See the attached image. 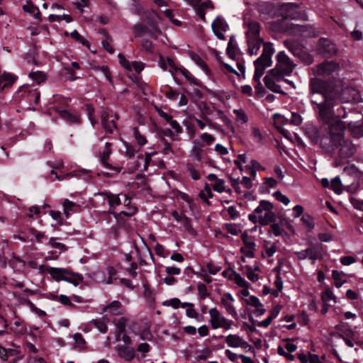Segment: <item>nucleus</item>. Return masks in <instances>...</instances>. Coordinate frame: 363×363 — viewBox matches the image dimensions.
I'll list each match as a JSON object with an SVG mask.
<instances>
[{"label":"nucleus","mask_w":363,"mask_h":363,"mask_svg":"<svg viewBox=\"0 0 363 363\" xmlns=\"http://www.w3.org/2000/svg\"><path fill=\"white\" fill-rule=\"evenodd\" d=\"M311 102L316 105L320 119L329 125V133L332 140L337 142L346 128L345 122L333 118L332 108L339 98V90L333 84L313 78L310 82Z\"/></svg>","instance_id":"1"},{"label":"nucleus","mask_w":363,"mask_h":363,"mask_svg":"<svg viewBox=\"0 0 363 363\" xmlns=\"http://www.w3.org/2000/svg\"><path fill=\"white\" fill-rule=\"evenodd\" d=\"M275 67L264 78L266 86L273 91H279V86L277 85L276 82L284 80L289 84H293L292 82L285 79L284 77L290 75L296 66L284 51L277 53Z\"/></svg>","instance_id":"2"},{"label":"nucleus","mask_w":363,"mask_h":363,"mask_svg":"<svg viewBox=\"0 0 363 363\" xmlns=\"http://www.w3.org/2000/svg\"><path fill=\"white\" fill-rule=\"evenodd\" d=\"M274 52L275 50L272 43H263L262 53L261 56L254 62L255 70L253 80L255 82V87L258 91L262 88L260 79L263 76L265 69L272 65V57Z\"/></svg>","instance_id":"3"},{"label":"nucleus","mask_w":363,"mask_h":363,"mask_svg":"<svg viewBox=\"0 0 363 363\" xmlns=\"http://www.w3.org/2000/svg\"><path fill=\"white\" fill-rule=\"evenodd\" d=\"M273 209L274 205L272 202L261 200L259 205L248 215V219L254 224L267 225L276 220V214Z\"/></svg>","instance_id":"4"},{"label":"nucleus","mask_w":363,"mask_h":363,"mask_svg":"<svg viewBox=\"0 0 363 363\" xmlns=\"http://www.w3.org/2000/svg\"><path fill=\"white\" fill-rule=\"evenodd\" d=\"M259 24L255 21H250L247 23L245 31L248 53L250 55H256L262 43V39L259 36Z\"/></svg>","instance_id":"5"},{"label":"nucleus","mask_w":363,"mask_h":363,"mask_svg":"<svg viewBox=\"0 0 363 363\" xmlns=\"http://www.w3.org/2000/svg\"><path fill=\"white\" fill-rule=\"evenodd\" d=\"M47 272L57 281H65L74 285H77L83 279L81 274L71 273L63 268L48 267Z\"/></svg>","instance_id":"6"},{"label":"nucleus","mask_w":363,"mask_h":363,"mask_svg":"<svg viewBox=\"0 0 363 363\" xmlns=\"http://www.w3.org/2000/svg\"><path fill=\"white\" fill-rule=\"evenodd\" d=\"M208 314L209 323L213 330L223 328L225 330H229L231 329L233 321L226 318L216 307L210 308Z\"/></svg>","instance_id":"7"},{"label":"nucleus","mask_w":363,"mask_h":363,"mask_svg":"<svg viewBox=\"0 0 363 363\" xmlns=\"http://www.w3.org/2000/svg\"><path fill=\"white\" fill-rule=\"evenodd\" d=\"M158 64L162 70L169 72L172 76H174L177 72H180L191 83H194L196 85L199 84L197 80L191 77L188 70L178 67L172 59H165L162 56H160Z\"/></svg>","instance_id":"8"},{"label":"nucleus","mask_w":363,"mask_h":363,"mask_svg":"<svg viewBox=\"0 0 363 363\" xmlns=\"http://www.w3.org/2000/svg\"><path fill=\"white\" fill-rule=\"evenodd\" d=\"M297 345L293 340H286L277 347V353L280 356L284 357L289 361L294 359V355L291 353L297 350Z\"/></svg>","instance_id":"9"},{"label":"nucleus","mask_w":363,"mask_h":363,"mask_svg":"<svg viewBox=\"0 0 363 363\" xmlns=\"http://www.w3.org/2000/svg\"><path fill=\"white\" fill-rule=\"evenodd\" d=\"M235 302V298L230 293H225L220 298V304L225 310V312L232 318L237 320L238 318V313L234 306Z\"/></svg>","instance_id":"10"},{"label":"nucleus","mask_w":363,"mask_h":363,"mask_svg":"<svg viewBox=\"0 0 363 363\" xmlns=\"http://www.w3.org/2000/svg\"><path fill=\"white\" fill-rule=\"evenodd\" d=\"M225 342L231 348H241L244 350L251 349V345L238 334H229L225 337Z\"/></svg>","instance_id":"11"},{"label":"nucleus","mask_w":363,"mask_h":363,"mask_svg":"<svg viewBox=\"0 0 363 363\" xmlns=\"http://www.w3.org/2000/svg\"><path fill=\"white\" fill-rule=\"evenodd\" d=\"M20 97L27 100L30 105L37 104L40 99V93L28 86H23L18 91Z\"/></svg>","instance_id":"12"},{"label":"nucleus","mask_w":363,"mask_h":363,"mask_svg":"<svg viewBox=\"0 0 363 363\" xmlns=\"http://www.w3.org/2000/svg\"><path fill=\"white\" fill-rule=\"evenodd\" d=\"M339 69L340 65L337 63L328 61L318 65L315 70V74L320 76H330L338 72Z\"/></svg>","instance_id":"13"},{"label":"nucleus","mask_w":363,"mask_h":363,"mask_svg":"<svg viewBox=\"0 0 363 363\" xmlns=\"http://www.w3.org/2000/svg\"><path fill=\"white\" fill-rule=\"evenodd\" d=\"M242 240L243 241L244 246L240 248V252L242 254V260L245 262V257H254L256 245L252 240L249 239L247 234L242 235Z\"/></svg>","instance_id":"14"},{"label":"nucleus","mask_w":363,"mask_h":363,"mask_svg":"<svg viewBox=\"0 0 363 363\" xmlns=\"http://www.w3.org/2000/svg\"><path fill=\"white\" fill-rule=\"evenodd\" d=\"M211 28L218 38L220 40L225 39L224 33L227 31L228 25L223 18L220 16L216 17L211 23Z\"/></svg>","instance_id":"15"},{"label":"nucleus","mask_w":363,"mask_h":363,"mask_svg":"<svg viewBox=\"0 0 363 363\" xmlns=\"http://www.w3.org/2000/svg\"><path fill=\"white\" fill-rule=\"evenodd\" d=\"M294 254L299 260L309 259H311L313 262L321 257L320 250L316 247H308L301 251L294 252Z\"/></svg>","instance_id":"16"},{"label":"nucleus","mask_w":363,"mask_h":363,"mask_svg":"<svg viewBox=\"0 0 363 363\" xmlns=\"http://www.w3.org/2000/svg\"><path fill=\"white\" fill-rule=\"evenodd\" d=\"M318 52L325 57L333 56L336 53V46L326 38H321L318 45Z\"/></svg>","instance_id":"17"},{"label":"nucleus","mask_w":363,"mask_h":363,"mask_svg":"<svg viewBox=\"0 0 363 363\" xmlns=\"http://www.w3.org/2000/svg\"><path fill=\"white\" fill-rule=\"evenodd\" d=\"M282 11L285 12V18L298 19L305 18V14L300 10V8L294 4L283 5Z\"/></svg>","instance_id":"18"},{"label":"nucleus","mask_w":363,"mask_h":363,"mask_svg":"<svg viewBox=\"0 0 363 363\" xmlns=\"http://www.w3.org/2000/svg\"><path fill=\"white\" fill-rule=\"evenodd\" d=\"M118 58L120 64L128 71L133 69L136 73L139 74L145 67L143 62L137 61L129 62L121 54H118Z\"/></svg>","instance_id":"19"},{"label":"nucleus","mask_w":363,"mask_h":363,"mask_svg":"<svg viewBox=\"0 0 363 363\" xmlns=\"http://www.w3.org/2000/svg\"><path fill=\"white\" fill-rule=\"evenodd\" d=\"M291 33L305 38H310L317 35L315 29L312 26L307 25H293Z\"/></svg>","instance_id":"20"},{"label":"nucleus","mask_w":363,"mask_h":363,"mask_svg":"<svg viewBox=\"0 0 363 363\" xmlns=\"http://www.w3.org/2000/svg\"><path fill=\"white\" fill-rule=\"evenodd\" d=\"M58 113L62 119L69 124H78L81 122L79 115L75 112H71L67 110H60L58 111Z\"/></svg>","instance_id":"21"},{"label":"nucleus","mask_w":363,"mask_h":363,"mask_svg":"<svg viewBox=\"0 0 363 363\" xmlns=\"http://www.w3.org/2000/svg\"><path fill=\"white\" fill-rule=\"evenodd\" d=\"M109 146H110V143H106L105 148H104V150L102 152L101 155V163H102L103 166L106 167L107 169H113V170L116 171V172H121V170H122L121 167H112L107 162V160H108V158L109 157V156L111 155V150H110Z\"/></svg>","instance_id":"22"},{"label":"nucleus","mask_w":363,"mask_h":363,"mask_svg":"<svg viewBox=\"0 0 363 363\" xmlns=\"http://www.w3.org/2000/svg\"><path fill=\"white\" fill-rule=\"evenodd\" d=\"M347 125L354 138H359L363 136V121L350 122Z\"/></svg>","instance_id":"23"},{"label":"nucleus","mask_w":363,"mask_h":363,"mask_svg":"<svg viewBox=\"0 0 363 363\" xmlns=\"http://www.w3.org/2000/svg\"><path fill=\"white\" fill-rule=\"evenodd\" d=\"M116 351L121 357L128 361L133 359L135 357L134 350L125 345H118L116 347Z\"/></svg>","instance_id":"24"},{"label":"nucleus","mask_w":363,"mask_h":363,"mask_svg":"<svg viewBox=\"0 0 363 363\" xmlns=\"http://www.w3.org/2000/svg\"><path fill=\"white\" fill-rule=\"evenodd\" d=\"M16 79L17 77L14 74L8 72H4L0 75V88L3 89L4 88L11 86Z\"/></svg>","instance_id":"25"},{"label":"nucleus","mask_w":363,"mask_h":363,"mask_svg":"<svg viewBox=\"0 0 363 363\" xmlns=\"http://www.w3.org/2000/svg\"><path fill=\"white\" fill-rule=\"evenodd\" d=\"M104 311L113 315H121L123 313V308L119 301H113L109 305L106 306Z\"/></svg>","instance_id":"26"},{"label":"nucleus","mask_w":363,"mask_h":363,"mask_svg":"<svg viewBox=\"0 0 363 363\" xmlns=\"http://www.w3.org/2000/svg\"><path fill=\"white\" fill-rule=\"evenodd\" d=\"M112 118V115L109 117L108 113H103L101 116V123L103 126L106 130V131L109 133H112L116 127V123Z\"/></svg>","instance_id":"27"},{"label":"nucleus","mask_w":363,"mask_h":363,"mask_svg":"<svg viewBox=\"0 0 363 363\" xmlns=\"http://www.w3.org/2000/svg\"><path fill=\"white\" fill-rule=\"evenodd\" d=\"M243 269V273L249 280H250L252 282H255L259 279V275L257 274V271H259V267L257 266L251 267L247 265Z\"/></svg>","instance_id":"28"},{"label":"nucleus","mask_w":363,"mask_h":363,"mask_svg":"<svg viewBox=\"0 0 363 363\" xmlns=\"http://www.w3.org/2000/svg\"><path fill=\"white\" fill-rule=\"evenodd\" d=\"M203 146L200 142L194 141L190 152V156L193 160L200 162L202 159Z\"/></svg>","instance_id":"29"},{"label":"nucleus","mask_w":363,"mask_h":363,"mask_svg":"<svg viewBox=\"0 0 363 363\" xmlns=\"http://www.w3.org/2000/svg\"><path fill=\"white\" fill-rule=\"evenodd\" d=\"M62 205L64 213L67 218H68L72 213L77 212L79 208V206L77 204L67 199L64 200Z\"/></svg>","instance_id":"30"},{"label":"nucleus","mask_w":363,"mask_h":363,"mask_svg":"<svg viewBox=\"0 0 363 363\" xmlns=\"http://www.w3.org/2000/svg\"><path fill=\"white\" fill-rule=\"evenodd\" d=\"M223 65L225 67V69H226V71L231 72V73H234L236 75H238V77L244 76V74H245V67L244 63L241 61H238L236 62L238 71L234 69L231 65H230L227 63H223Z\"/></svg>","instance_id":"31"},{"label":"nucleus","mask_w":363,"mask_h":363,"mask_svg":"<svg viewBox=\"0 0 363 363\" xmlns=\"http://www.w3.org/2000/svg\"><path fill=\"white\" fill-rule=\"evenodd\" d=\"M284 43L285 47L295 56H298L303 50V48L295 41L284 40Z\"/></svg>","instance_id":"32"},{"label":"nucleus","mask_w":363,"mask_h":363,"mask_svg":"<svg viewBox=\"0 0 363 363\" xmlns=\"http://www.w3.org/2000/svg\"><path fill=\"white\" fill-rule=\"evenodd\" d=\"M356 147L350 142H345L340 148V153L345 157H350L356 152Z\"/></svg>","instance_id":"33"},{"label":"nucleus","mask_w":363,"mask_h":363,"mask_svg":"<svg viewBox=\"0 0 363 363\" xmlns=\"http://www.w3.org/2000/svg\"><path fill=\"white\" fill-rule=\"evenodd\" d=\"M102 194L105 195L106 199H108L110 211L114 209L117 206L121 204V199L119 198V195H115L110 192L103 193Z\"/></svg>","instance_id":"34"},{"label":"nucleus","mask_w":363,"mask_h":363,"mask_svg":"<svg viewBox=\"0 0 363 363\" xmlns=\"http://www.w3.org/2000/svg\"><path fill=\"white\" fill-rule=\"evenodd\" d=\"M169 123L172 130H165L166 135L173 137L174 135H178L182 132V128L177 121L172 119Z\"/></svg>","instance_id":"35"},{"label":"nucleus","mask_w":363,"mask_h":363,"mask_svg":"<svg viewBox=\"0 0 363 363\" xmlns=\"http://www.w3.org/2000/svg\"><path fill=\"white\" fill-rule=\"evenodd\" d=\"M343 172L347 175L356 179H359L362 175V172L354 164H349L345 167Z\"/></svg>","instance_id":"36"},{"label":"nucleus","mask_w":363,"mask_h":363,"mask_svg":"<svg viewBox=\"0 0 363 363\" xmlns=\"http://www.w3.org/2000/svg\"><path fill=\"white\" fill-rule=\"evenodd\" d=\"M23 10L30 13L35 19L40 20V12L38 7L34 6L31 2L28 1L23 6Z\"/></svg>","instance_id":"37"},{"label":"nucleus","mask_w":363,"mask_h":363,"mask_svg":"<svg viewBox=\"0 0 363 363\" xmlns=\"http://www.w3.org/2000/svg\"><path fill=\"white\" fill-rule=\"evenodd\" d=\"M241 186H242L246 189H250L252 186L251 179L247 177H243L240 182L234 184L235 190L239 193H242L243 191L241 189Z\"/></svg>","instance_id":"38"},{"label":"nucleus","mask_w":363,"mask_h":363,"mask_svg":"<svg viewBox=\"0 0 363 363\" xmlns=\"http://www.w3.org/2000/svg\"><path fill=\"white\" fill-rule=\"evenodd\" d=\"M345 274L342 272L337 270H333L332 277L335 280V286L337 288H340L345 283L347 282L346 279H342Z\"/></svg>","instance_id":"39"},{"label":"nucleus","mask_w":363,"mask_h":363,"mask_svg":"<svg viewBox=\"0 0 363 363\" xmlns=\"http://www.w3.org/2000/svg\"><path fill=\"white\" fill-rule=\"evenodd\" d=\"M91 170L86 169H80L77 170L72 171L67 175H66V177H79V178H83L84 179H86L90 177Z\"/></svg>","instance_id":"40"},{"label":"nucleus","mask_w":363,"mask_h":363,"mask_svg":"<svg viewBox=\"0 0 363 363\" xmlns=\"http://www.w3.org/2000/svg\"><path fill=\"white\" fill-rule=\"evenodd\" d=\"M251 138L256 143L261 144L264 140V136L259 128L252 126L251 128Z\"/></svg>","instance_id":"41"},{"label":"nucleus","mask_w":363,"mask_h":363,"mask_svg":"<svg viewBox=\"0 0 363 363\" xmlns=\"http://www.w3.org/2000/svg\"><path fill=\"white\" fill-rule=\"evenodd\" d=\"M229 278L240 287L250 286L249 283L238 273L233 272Z\"/></svg>","instance_id":"42"},{"label":"nucleus","mask_w":363,"mask_h":363,"mask_svg":"<svg viewBox=\"0 0 363 363\" xmlns=\"http://www.w3.org/2000/svg\"><path fill=\"white\" fill-rule=\"evenodd\" d=\"M73 340L74 341V347L79 350H85L86 341L81 333H75L73 335Z\"/></svg>","instance_id":"43"},{"label":"nucleus","mask_w":363,"mask_h":363,"mask_svg":"<svg viewBox=\"0 0 363 363\" xmlns=\"http://www.w3.org/2000/svg\"><path fill=\"white\" fill-rule=\"evenodd\" d=\"M330 189L337 194H340L342 192V184L339 177H336L330 181Z\"/></svg>","instance_id":"44"},{"label":"nucleus","mask_w":363,"mask_h":363,"mask_svg":"<svg viewBox=\"0 0 363 363\" xmlns=\"http://www.w3.org/2000/svg\"><path fill=\"white\" fill-rule=\"evenodd\" d=\"M264 250L267 257H272L277 252V246L274 243L265 240L264 242Z\"/></svg>","instance_id":"45"},{"label":"nucleus","mask_w":363,"mask_h":363,"mask_svg":"<svg viewBox=\"0 0 363 363\" xmlns=\"http://www.w3.org/2000/svg\"><path fill=\"white\" fill-rule=\"evenodd\" d=\"M233 113L235 115L236 121L242 124H245L248 121V118L242 109H234Z\"/></svg>","instance_id":"46"},{"label":"nucleus","mask_w":363,"mask_h":363,"mask_svg":"<svg viewBox=\"0 0 363 363\" xmlns=\"http://www.w3.org/2000/svg\"><path fill=\"white\" fill-rule=\"evenodd\" d=\"M227 53L231 59H235L237 53V45L233 38H230L227 48Z\"/></svg>","instance_id":"47"},{"label":"nucleus","mask_w":363,"mask_h":363,"mask_svg":"<svg viewBox=\"0 0 363 363\" xmlns=\"http://www.w3.org/2000/svg\"><path fill=\"white\" fill-rule=\"evenodd\" d=\"M301 221L308 231L311 230L315 226L313 218L309 214H303L301 217Z\"/></svg>","instance_id":"48"},{"label":"nucleus","mask_w":363,"mask_h":363,"mask_svg":"<svg viewBox=\"0 0 363 363\" xmlns=\"http://www.w3.org/2000/svg\"><path fill=\"white\" fill-rule=\"evenodd\" d=\"M186 171L189 173V176L194 180H198L201 177V174L196 169V167L191 163H187L186 164Z\"/></svg>","instance_id":"49"},{"label":"nucleus","mask_w":363,"mask_h":363,"mask_svg":"<svg viewBox=\"0 0 363 363\" xmlns=\"http://www.w3.org/2000/svg\"><path fill=\"white\" fill-rule=\"evenodd\" d=\"M94 69L96 73H100L104 76V77L109 82H112L111 73L108 69V67L106 66H96L94 67Z\"/></svg>","instance_id":"50"},{"label":"nucleus","mask_w":363,"mask_h":363,"mask_svg":"<svg viewBox=\"0 0 363 363\" xmlns=\"http://www.w3.org/2000/svg\"><path fill=\"white\" fill-rule=\"evenodd\" d=\"M321 299L325 303L331 301L334 303L337 302L336 297L330 289H326L322 293Z\"/></svg>","instance_id":"51"},{"label":"nucleus","mask_w":363,"mask_h":363,"mask_svg":"<svg viewBox=\"0 0 363 363\" xmlns=\"http://www.w3.org/2000/svg\"><path fill=\"white\" fill-rule=\"evenodd\" d=\"M300 58V60L307 65H309L313 63V56L305 51L304 50L301 52V54H298L297 56Z\"/></svg>","instance_id":"52"},{"label":"nucleus","mask_w":363,"mask_h":363,"mask_svg":"<svg viewBox=\"0 0 363 363\" xmlns=\"http://www.w3.org/2000/svg\"><path fill=\"white\" fill-rule=\"evenodd\" d=\"M134 138L139 145H144L147 143V140L138 130V128L133 130Z\"/></svg>","instance_id":"53"},{"label":"nucleus","mask_w":363,"mask_h":363,"mask_svg":"<svg viewBox=\"0 0 363 363\" xmlns=\"http://www.w3.org/2000/svg\"><path fill=\"white\" fill-rule=\"evenodd\" d=\"M273 196L276 198V199L282 203L285 206H287L290 203V199L286 195L283 194L281 191H277L273 194Z\"/></svg>","instance_id":"54"},{"label":"nucleus","mask_w":363,"mask_h":363,"mask_svg":"<svg viewBox=\"0 0 363 363\" xmlns=\"http://www.w3.org/2000/svg\"><path fill=\"white\" fill-rule=\"evenodd\" d=\"M29 77L34 81H35L38 84L44 82L45 79V76L43 72L37 71L30 73Z\"/></svg>","instance_id":"55"},{"label":"nucleus","mask_w":363,"mask_h":363,"mask_svg":"<svg viewBox=\"0 0 363 363\" xmlns=\"http://www.w3.org/2000/svg\"><path fill=\"white\" fill-rule=\"evenodd\" d=\"M286 121L292 125H299L302 123V118L298 113H291L290 118L286 119Z\"/></svg>","instance_id":"56"},{"label":"nucleus","mask_w":363,"mask_h":363,"mask_svg":"<svg viewBox=\"0 0 363 363\" xmlns=\"http://www.w3.org/2000/svg\"><path fill=\"white\" fill-rule=\"evenodd\" d=\"M213 189L214 191H216L218 193H223V192L225 191L224 180H223L221 179H218V180H216V182L213 183Z\"/></svg>","instance_id":"57"},{"label":"nucleus","mask_w":363,"mask_h":363,"mask_svg":"<svg viewBox=\"0 0 363 363\" xmlns=\"http://www.w3.org/2000/svg\"><path fill=\"white\" fill-rule=\"evenodd\" d=\"M49 245L52 248H55V249H57L61 251L67 250V248L64 244L57 241V238H50V239L49 240Z\"/></svg>","instance_id":"58"},{"label":"nucleus","mask_w":363,"mask_h":363,"mask_svg":"<svg viewBox=\"0 0 363 363\" xmlns=\"http://www.w3.org/2000/svg\"><path fill=\"white\" fill-rule=\"evenodd\" d=\"M350 335H354V333L352 331V330H347L344 333V334H338V337H342L345 344L350 347H354V344L352 342V341L348 337Z\"/></svg>","instance_id":"59"},{"label":"nucleus","mask_w":363,"mask_h":363,"mask_svg":"<svg viewBox=\"0 0 363 363\" xmlns=\"http://www.w3.org/2000/svg\"><path fill=\"white\" fill-rule=\"evenodd\" d=\"M93 325L101 332L106 333L107 331V325L105 322L101 320H94L91 321Z\"/></svg>","instance_id":"60"},{"label":"nucleus","mask_w":363,"mask_h":363,"mask_svg":"<svg viewBox=\"0 0 363 363\" xmlns=\"http://www.w3.org/2000/svg\"><path fill=\"white\" fill-rule=\"evenodd\" d=\"M137 212V208L135 207H130L128 208L127 211H122L119 213L115 215V217L116 218H120L122 216H125L127 217H130L135 214Z\"/></svg>","instance_id":"61"},{"label":"nucleus","mask_w":363,"mask_h":363,"mask_svg":"<svg viewBox=\"0 0 363 363\" xmlns=\"http://www.w3.org/2000/svg\"><path fill=\"white\" fill-rule=\"evenodd\" d=\"M53 300L59 301L63 305H66V306L72 305L70 297H69L66 295L61 294L60 296H55L53 298Z\"/></svg>","instance_id":"62"},{"label":"nucleus","mask_w":363,"mask_h":363,"mask_svg":"<svg viewBox=\"0 0 363 363\" xmlns=\"http://www.w3.org/2000/svg\"><path fill=\"white\" fill-rule=\"evenodd\" d=\"M270 232L275 236H280L284 232L283 228L278 223H272L270 226Z\"/></svg>","instance_id":"63"},{"label":"nucleus","mask_w":363,"mask_h":363,"mask_svg":"<svg viewBox=\"0 0 363 363\" xmlns=\"http://www.w3.org/2000/svg\"><path fill=\"white\" fill-rule=\"evenodd\" d=\"M245 302L247 305L253 308L257 306L259 303H261L259 298L255 296H249L247 298L245 299Z\"/></svg>","instance_id":"64"}]
</instances>
